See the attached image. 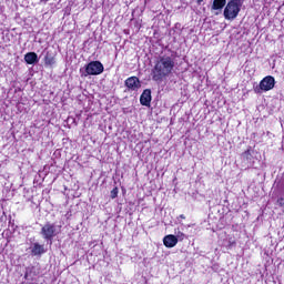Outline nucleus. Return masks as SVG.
Wrapping results in <instances>:
<instances>
[{
	"instance_id": "obj_1",
	"label": "nucleus",
	"mask_w": 284,
	"mask_h": 284,
	"mask_svg": "<svg viewBox=\"0 0 284 284\" xmlns=\"http://www.w3.org/2000/svg\"><path fill=\"white\" fill-rule=\"evenodd\" d=\"M174 65L176 62L174 61V55L163 54L160 55L154 64V68L151 71L152 80L161 83L165 77H170L174 71Z\"/></svg>"
},
{
	"instance_id": "obj_2",
	"label": "nucleus",
	"mask_w": 284,
	"mask_h": 284,
	"mask_svg": "<svg viewBox=\"0 0 284 284\" xmlns=\"http://www.w3.org/2000/svg\"><path fill=\"white\" fill-rule=\"evenodd\" d=\"M244 0H230L224 8V19L226 21H234L243 8Z\"/></svg>"
},
{
	"instance_id": "obj_3",
	"label": "nucleus",
	"mask_w": 284,
	"mask_h": 284,
	"mask_svg": "<svg viewBox=\"0 0 284 284\" xmlns=\"http://www.w3.org/2000/svg\"><path fill=\"white\" fill-rule=\"evenodd\" d=\"M59 232L60 230L57 229V224L47 222L42 226L40 234L42 235L44 241L49 242L50 245H52V240L54 239V236H57V234H59Z\"/></svg>"
},
{
	"instance_id": "obj_4",
	"label": "nucleus",
	"mask_w": 284,
	"mask_h": 284,
	"mask_svg": "<svg viewBox=\"0 0 284 284\" xmlns=\"http://www.w3.org/2000/svg\"><path fill=\"white\" fill-rule=\"evenodd\" d=\"M84 68L85 73H82V77H97L105 70L101 61H91Z\"/></svg>"
},
{
	"instance_id": "obj_5",
	"label": "nucleus",
	"mask_w": 284,
	"mask_h": 284,
	"mask_svg": "<svg viewBox=\"0 0 284 284\" xmlns=\"http://www.w3.org/2000/svg\"><path fill=\"white\" fill-rule=\"evenodd\" d=\"M274 85H276V80L272 75H267L261 80L260 84L254 88L255 94H261V92H270V90H274Z\"/></svg>"
},
{
	"instance_id": "obj_6",
	"label": "nucleus",
	"mask_w": 284,
	"mask_h": 284,
	"mask_svg": "<svg viewBox=\"0 0 284 284\" xmlns=\"http://www.w3.org/2000/svg\"><path fill=\"white\" fill-rule=\"evenodd\" d=\"M125 88L132 92H136L141 88V80L138 77H130L124 81Z\"/></svg>"
},
{
	"instance_id": "obj_7",
	"label": "nucleus",
	"mask_w": 284,
	"mask_h": 284,
	"mask_svg": "<svg viewBox=\"0 0 284 284\" xmlns=\"http://www.w3.org/2000/svg\"><path fill=\"white\" fill-rule=\"evenodd\" d=\"M254 149L252 146H248L246 151H244L241 155L242 163L246 165V168H251L252 161L254 159Z\"/></svg>"
},
{
	"instance_id": "obj_8",
	"label": "nucleus",
	"mask_w": 284,
	"mask_h": 284,
	"mask_svg": "<svg viewBox=\"0 0 284 284\" xmlns=\"http://www.w3.org/2000/svg\"><path fill=\"white\" fill-rule=\"evenodd\" d=\"M141 105L145 108H150V103H152V90L145 89L140 97Z\"/></svg>"
},
{
	"instance_id": "obj_9",
	"label": "nucleus",
	"mask_w": 284,
	"mask_h": 284,
	"mask_svg": "<svg viewBox=\"0 0 284 284\" xmlns=\"http://www.w3.org/2000/svg\"><path fill=\"white\" fill-rule=\"evenodd\" d=\"M227 4V0H213V4L211 7V10H215V14H221L225 6Z\"/></svg>"
},
{
	"instance_id": "obj_10",
	"label": "nucleus",
	"mask_w": 284,
	"mask_h": 284,
	"mask_svg": "<svg viewBox=\"0 0 284 284\" xmlns=\"http://www.w3.org/2000/svg\"><path fill=\"white\" fill-rule=\"evenodd\" d=\"M24 61L28 65H36V63H39V55L36 52H28L24 54Z\"/></svg>"
},
{
	"instance_id": "obj_11",
	"label": "nucleus",
	"mask_w": 284,
	"mask_h": 284,
	"mask_svg": "<svg viewBox=\"0 0 284 284\" xmlns=\"http://www.w3.org/2000/svg\"><path fill=\"white\" fill-rule=\"evenodd\" d=\"M163 243L165 247H175L176 243H179V239L176 237V235L170 234L164 236Z\"/></svg>"
},
{
	"instance_id": "obj_12",
	"label": "nucleus",
	"mask_w": 284,
	"mask_h": 284,
	"mask_svg": "<svg viewBox=\"0 0 284 284\" xmlns=\"http://www.w3.org/2000/svg\"><path fill=\"white\" fill-rule=\"evenodd\" d=\"M41 254H45V247L39 243H33V246L31 247V255L41 256Z\"/></svg>"
},
{
	"instance_id": "obj_13",
	"label": "nucleus",
	"mask_w": 284,
	"mask_h": 284,
	"mask_svg": "<svg viewBox=\"0 0 284 284\" xmlns=\"http://www.w3.org/2000/svg\"><path fill=\"white\" fill-rule=\"evenodd\" d=\"M34 276H37V271L34 266H28L24 273L26 281H33Z\"/></svg>"
},
{
	"instance_id": "obj_14",
	"label": "nucleus",
	"mask_w": 284,
	"mask_h": 284,
	"mask_svg": "<svg viewBox=\"0 0 284 284\" xmlns=\"http://www.w3.org/2000/svg\"><path fill=\"white\" fill-rule=\"evenodd\" d=\"M44 63L45 65H54V63H57V61L54 60V53L48 51L44 57Z\"/></svg>"
},
{
	"instance_id": "obj_15",
	"label": "nucleus",
	"mask_w": 284,
	"mask_h": 284,
	"mask_svg": "<svg viewBox=\"0 0 284 284\" xmlns=\"http://www.w3.org/2000/svg\"><path fill=\"white\" fill-rule=\"evenodd\" d=\"M116 196H119V187L115 186V187L111 191L110 197H111V199H116Z\"/></svg>"
},
{
	"instance_id": "obj_16",
	"label": "nucleus",
	"mask_w": 284,
	"mask_h": 284,
	"mask_svg": "<svg viewBox=\"0 0 284 284\" xmlns=\"http://www.w3.org/2000/svg\"><path fill=\"white\" fill-rule=\"evenodd\" d=\"M175 237L178 239V241H183V239H185V234L181 231H179L175 235Z\"/></svg>"
},
{
	"instance_id": "obj_17",
	"label": "nucleus",
	"mask_w": 284,
	"mask_h": 284,
	"mask_svg": "<svg viewBox=\"0 0 284 284\" xmlns=\"http://www.w3.org/2000/svg\"><path fill=\"white\" fill-rule=\"evenodd\" d=\"M277 205H280L281 207H283V205H284V197H278V199H277Z\"/></svg>"
},
{
	"instance_id": "obj_18",
	"label": "nucleus",
	"mask_w": 284,
	"mask_h": 284,
	"mask_svg": "<svg viewBox=\"0 0 284 284\" xmlns=\"http://www.w3.org/2000/svg\"><path fill=\"white\" fill-rule=\"evenodd\" d=\"M199 6H201V3H203V0H196Z\"/></svg>"
},
{
	"instance_id": "obj_19",
	"label": "nucleus",
	"mask_w": 284,
	"mask_h": 284,
	"mask_svg": "<svg viewBox=\"0 0 284 284\" xmlns=\"http://www.w3.org/2000/svg\"><path fill=\"white\" fill-rule=\"evenodd\" d=\"M180 219H185V215H184V214H181V215H180Z\"/></svg>"
},
{
	"instance_id": "obj_20",
	"label": "nucleus",
	"mask_w": 284,
	"mask_h": 284,
	"mask_svg": "<svg viewBox=\"0 0 284 284\" xmlns=\"http://www.w3.org/2000/svg\"><path fill=\"white\" fill-rule=\"evenodd\" d=\"M44 1H50V0H44Z\"/></svg>"
}]
</instances>
